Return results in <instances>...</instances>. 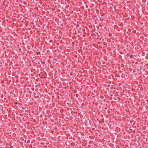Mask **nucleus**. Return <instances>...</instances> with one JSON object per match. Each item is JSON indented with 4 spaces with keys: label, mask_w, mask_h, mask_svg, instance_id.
I'll return each instance as SVG.
<instances>
[{
    "label": "nucleus",
    "mask_w": 148,
    "mask_h": 148,
    "mask_svg": "<svg viewBox=\"0 0 148 148\" xmlns=\"http://www.w3.org/2000/svg\"><path fill=\"white\" fill-rule=\"evenodd\" d=\"M17 104V102H16V103H15V104Z\"/></svg>",
    "instance_id": "nucleus-2"
},
{
    "label": "nucleus",
    "mask_w": 148,
    "mask_h": 148,
    "mask_svg": "<svg viewBox=\"0 0 148 148\" xmlns=\"http://www.w3.org/2000/svg\"><path fill=\"white\" fill-rule=\"evenodd\" d=\"M132 55H131L130 56V58H132Z\"/></svg>",
    "instance_id": "nucleus-1"
},
{
    "label": "nucleus",
    "mask_w": 148,
    "mask_h": 148,
    "mask_svg": "<svg viewBox=\"0 0 148 148\" xmlns=\"http://www.w3.org/2000/svg\"><path fill=\"white\" fill-rule=\"evenodd\" d=\"M138 70H138V69H137V70L138 71Z\"/></svg>",
    "instance_id": "nucleus-3"
}]
</instances>
